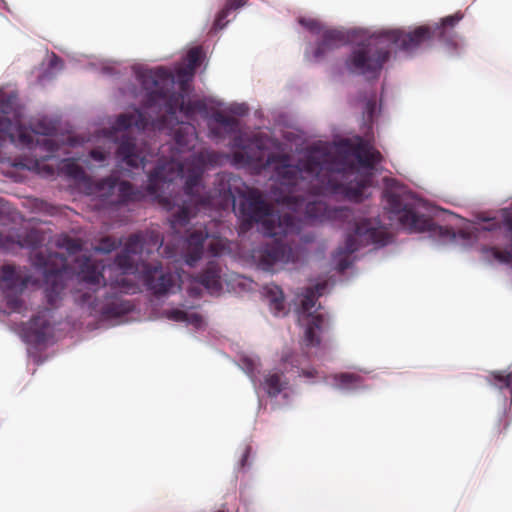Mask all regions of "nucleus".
Masks as SVG:
<instances>
[{
    "label": "nucleus",
    "instance_id": "nucleus-19",
    "mask_svg": "<svg viewBox=\"0 0 512 512\" xmlns=\"http://www.w3.org/2000/svg\"><path fill=\"white\" fill-rule=\"evenodd\" d=\"M36 166L38 167L40 173L47 177H53L54 175H64L67 178L73 179L75 181H84L86 179V173L84 169L76 163L74 159H63L58 165L57 169H55L52 165L42 164L40 162H36Z\"/></svg>",
    "mask_w": 512,
    "mask_h": 512
},
{
    "label": "nucleus",
    "instance_id": "nucleus-51",
    "mask_svg": "<svg viewBox=\"0 0 512 512\" xmlns=\"http://www.w3.org/2000/svg\"><path fill=\"white\" fill-rule=\"evenodd\" d=\"M58 62H61V59L57 56H54V59L52 60V64H56Z\"/></svg>",
    "mask_w": 512,
    "mask_h": 512
},
{
    "label": "nucleus",
    "instance_id": "nucleus-33",
    "mask_svg": "<svg viewBox=\"0 0 512 512\" xmlns=\"http://www.w3.org/2000/svg\"><path fill=\"white\" fill-rule=\"evenodd\" d=\"M307 359H308L307 354L300 355V354L291 352L289 350L284 351L281 356V362L284 365L286 370H288V365H290L291 368H296L297 370H300L301 365Z\"/></svg>",
    "mask_w": 512,
    "mask_h": 512
},
{
    "label": "nucleus",
    "instance_id": "nucleus-50",
    "mask_svg": "<svg viewBox=\"0 0 512 512\" xmlns=\"http://www.w3.org/2000/svg\"><path fill=\"white\" fill-rule=\"evenodd\" d=\"M374 106H375V102L374 101H369L367 103V108L372 112L373 109H374Z\"/></svg>",
    "mask_w": 512,
    "mask_h": 512
},
{
    "label": "nucleus",
    "instance_id": "nucleus-3",
    "mask_svg": "<svg viewBox=\"0 0 512 512\" xmlns=\"http://www.w3.org/2000/svg\"><path fill=\"white\" fill-rule=\"evenodd\" d=\"M432 42L433 30L430 25L418 26L410 32L388 30L357 44L346 59L345 66L351 73L377 77L390 58L392 46L411 54L430 46Z\"/></svg>",
    "mask_w": 512,
    "mask_h": 512
},
{
    "label": "nucleus",
    "instance_id": "nucleus-34",
    "mask_svg": "<svg viewBox=\"0 0 512 512\" xmlns=\"http://www.w3.org/2000/svg\"><path fill=\"white\" fill-rule=\"evenodd\" d=\"M482 252L484 254L491 255L494 259L501 263H512V240L508 248L505 250H499L496 247H483Z\"/></svg>",
    "mask_w": 512,
    "mask_h": 512
},
{
    "label": "nucleus",
    "instance_id": "nucleus-2",
    "mask_svg": "<svg viewBox=\"0 0 512 512\" xmlns=\"http://www.w3.org/2000/svg\"><path fill=\"white\" fill-rule=\"evenodd\" d=\"M143 89L147 91L144 108L157 110L158 117L151 118L145 111L135 109L132 113H124L117 117L113 129L120 132L118 147L116 149L117 160L131 168L145 166L146 155L138 147L136 138L131 135V128L143 131L147 128L162 130L168 120L175 118L176 112H184L186 115L193 112L192 105L185 103V96L181 92L172 91L174 78L169 70L164 67L145 69L137 74Z\"/></svg>",
    "mask_w": 512,
    "mask_h": 512
},
{
    "label": "nucleus",
    "instance_id": "nucleus-6",
    "mask_svg": "<svg viewBox=\"0 0 512 512\" xmlns=\"http://www.w3.org/2000/svg\"><path fill=\"white\" fill-rule=\"evenodd\" d=\"M184 166L178 161H170L158 165L148 175L146 192L135 189L128 181H118L116 177H106L96 184V192L110 205H125L130 202L141 201L145 194L156 195L159 182H172L175 177L181 176Z\"/></svg>",
    "mask_w": 512,
    "mask_h": 512
},
{
    "label": "nucleus",
    "instance_id": "nucleus-23",
    "mask_svg": "<svg viewBox=\"0 0 512 512\" xmlns=\"http://www.w3.org/2000/svg\"><path fill=\"white\" fill-rule=\"evenodd\" d=\"M484 222L483 230L494 231L503 228L507 237L512 238V202L500 209L494 217L484 219Z\"/></svg>",
    "mask_w": 512,
    "mask_h": 512
},
{
    "label": "nucleus",
    "instance_id": "nucleus-25",
    "mask_svg": "<svg viewBox=\"0 0 512 512\" xmlns=\"http://www.w3.org/2000/svg\"><path fill=\"white\" fill-rule=\"evenodd\" d=\"M195 128L186 123H181L174 130V140L178 151L183 152L193 148V142L195 138Z\"/></svg>",
    "mask_w": 512,
    "mask_h": 512
},
{
    "label": "nucleus",
    "instance_id": "nucleus-1",
    "mask_svg": "<svg viewBox=\"0 0 512 512\" xmlns=\"http://www.w3.org/2000/svg\"><path fill=\"white\" fill-rule=\"evenodd\" d=\"M42 240V234L36 229L10 231L8 234L0 229V249L9 251L15 246L32 249V266L44 276V297L49 308L33 316L22 328L23 340L34 346L45 344L51 334L49 313L62 304L69 275L75 276L80 284L86 285L93 293L104 280L99 264L90 257H76L73 264H70L61 253L37 249Z\"/></svg>",
    "mask_w": 512,
    "mask_h": 512
},
{
    "label": "nucleus",
    "instance_id": "nucleus-49",
    "mask_svg": "<svg viewBox=\"0 0 512 512\" xmlns=\"http://www.w3.org/2000/svg\"><path fill=\"white\" fill-rule=\"evenodd\" d=\"M249 452H250V449L247 448L242 456V459H241V466L244 467L245 466V463L249 457Z\"/></svg>",
    "mask_w": 512,
    "mask_h": 512
},
{
    "label": "nucleus",
    "instance_id": "nucleus-52",
    "mask_svg": "<svg viewBox=\"0 0 512 512\" xmlns=\"http://www.w3.org/2000/svg\"><path fill=\"white\" fill-rule=\"evenodd\" d=\"M234 156H235V159L238 160L240 157H242V153H235Z\"/></svg>",
    "mask_w": 512,
    "mask_h": 512
},
{
    "label": "nucleus",
    "instance_id": "nucleus-12",
    "mask_svg": "<svg viewBox=\"0 0 512 512\" xmlns=\"http://www.w3.org/2000/svg\"><path fill=\"white\" fill-rule=\"evenodd\" d=\"M275 241L259 246L253 251V258L258 267L271 271L276 265L295 264L304 255V249L280 241L282 237H274Z\"/></svg>",
    "mask_w": 512,
    "mask_h": 512
},
{
    "label": "nucleus",
    "instance_id": "nucleus-40",
    "mask_svg": "<svg viewBox=\"0 0 512 512\" xmlns=\"http://www.w3.org/2000/svg\"><path fill=\"white\" fill-rule=\"evenodd\" d=\"M12 126V121L9 118L0 116V134L4 136L9 135L11 140L14 138L11 134Z\"/></svg>",
    "mask_w": 512,
    "mask_h": 512
},
{
    "label": "nucleus",
    "instance_id": "nucleus-47",
    "mask_svg": "<svg viewBox=\"0 0 512 512\" xmlns=\"http://www.w3.org/2000/svg\"><path fill=\"white\" fill-rule=\"evenodd\" d=\"M19 138L20 141L26 145H30L33 142L32 136L24 132L20 133Z\"/></svg>",
    "mask_w": 512,
    "mask_h": 512
},
{
    "label": "nucleus",
    "instance_id": "nucleus-43",
    "mask_svg": "<svg viewBox=\"0 0 512 512\" xmlns=\"http://www.w3.org/2000/svg\"><path fill=\"white\" fill-rule=\"evenodd\" d=\"M509 426V420L508 416L505 412H503L499 417V424H498V432H502L503 430H506Z\"/></svg>",
    "mask_w": 512,
    "mask_h": 512
},
{
    "label": "nucleus",
    "instance_id": "nucleus-45",
    "mask_svg": "<svg viewBox=\"0 0 512 512\" xmlns=\"http://www.w3.org/2000/svg\"><path fill=\"white\" fill-rule=\"evenodd\" d=\"M187 322L198 327L202 324L203 319L201 315L194 313L189 315V320Z\"/></svg>",
    "mask_w": 512,
    "mask_h": 512
},
{
    "label": "nucleus",
    "instance_id": "nucleus-9",
    "mask_svg": "<svg viewBox=\"0 0 512 512\" xmlns=\"http://www.w3.org/2000/svg\"><path fill=\"white\" fill-rule=\"evenodd\" d=\"M388 238L387 230L376 220L363 219L355 223L353 233L347 236L344 247H340L338 250V254H344V257L337 262L338 271L343 272L349 268V255L360 247L370 244L384 246L387 244Z\"/></svg>",
    "mask_w": 512,
    "mask_h": 512
},
{
    "label": "nucleus",
    "instance_id": "nucleus-36",
    "mask_svg": "<svg viewBox=\"0 0 512 512\" xmlns=\"http://www.w3.org/2000/svg\"><path fill=\"white\" fill-rule=\"evenodd\" d=\"M120 244V241H117L116 239L112 237H104L100 240L98 246L96 247V250L102 253H110L113 250H115Z\"/></svg>",
    "mask_w": 512,
    "mask_h": 512
},
{
    "label": "nucleus",
    "instance_id": "nucleus-24",
    "mask_svg": "<svg viewBox=\"0 0 512 512\" xmlns=\"http://www.w3.org/2000/svg\"><path fill=\"white\" fill-rule=\"evenodd\" d=\"M263 389L271 398L277 397L288 386V381L283 373L268 372L264 375L262 382Z\"/></svg>",
    "mask_w": 512,
    "mask_h": 512
},
{
    "label": "nucleus",
    "instance_id": "nucleus-22",
    "mask_svg": "<svg viewBox=\"0 0 512 512\" xmlns=\"http://www.w3.org/2000/svg\"><path fill=\"white\" fill-rule=\"evenodd\" d=\"M195 282L202 285L211 295L219 294L222 289V269L215 260L209 261L204 270L195 277Z\"/></svg>",
    "mask_w": 512,
    "mask_h": 512
},
{
    "label": "nucleus",
    "instance_id": "nucleus-4",
    "mask_svg": "<svg viewBox=\"0 0 512 512\" xmlns=\"http://www.w3.org/2000/svg\"><path fill=\"white\" fill-rule=\"evenodd\" d=\"M290 157L284 154H271L268 164H275L274 173L282 186L288 189L287 195H298V191H307L313 195L332 194L326 188L331 167L347 166L342 160L333 159L327 154V147L313 146L297 164L289 163Z\"/></svg>",
    "mask_w": 512,
    "mask_h": 512
},
{
    "label": "nucleus",
    "instance_id": "nucleus-37",
    "mask_svg": "<svg viewBox=\"0 0 512 512\" xmlns=\"http://www.w3.org/2000/svg\"><path fill=\"white\" fill-rule=\"evenodd\" d=\"M37 144L46 152L50 153L46 158H51L52 154L58 150L59 146L57 142L49 137H43L41 139H37Z\"/></svg>",
    "mask_w": 512,
    "mask_h": 512
},
{
    "label": "nucleus",
    "instance_id": "nucleus-46",
    "mask_svg": "<svg viewBox=\"0 0 512 512\" xmlns=\"http://www.w3.org/2000/svg\"><path fill=\"white\" fill-rule=\"evenodd\" d=\"M90 154L91 157L96 161H104L106 158L105 154L97 149L92 150Z\"/></svg>",
    "mask_w": 512,
    "mask_h": 512
},
{
    "label": "nucleus",
    "instance_id": "nucleus-42",
    "mask_svg": "<svg viewBox=\"0 0 512 512\" xmlns=\"http://www.w3.org/2000/svg\"><path fill=\"white\" fill-rule=\"evenodd\" d=\"M115 286L121 288L122 292L130 293L135 290V285L132 283H128L124 276H121L119 279L115 281Z\"/></svg>",
    "mask_w": 512,
    "mask_h": 512
},
{
    "label": "nucleus",
    "instance_id": "nucleus-28",
    "mask_svg": "<svg viewBox=\"0 0 512 512\" xmlns=\"http://www.w3.org/2000/svg\"><path fill=\"white\" fill-rule=\"evenodd\" d=\"M266 296L270 303V308L275 314H279L284 311V294L281 288L277 285L266 286Z\"/></svg>",
    "mask_w": 512,
    "mask_h": 512
},
{
    "label": "nucleus",
    "instance_id": "nucleus-16",
    "mask_svg": "<svg viewBox=\"0 0 512 512\" xmlns=\"http://www.w3.org/2000/svg\"><path fill=\"white\" fill-rule=\"evenodd\" d=\"M304 192L306 195H286L283 197V202L296 211H300L304 208L306 218L309 220L323 221L331 216V211L328 209L326 203L321 200L310 199L316 195L309 194L307 191Z\"/></svg>",
    "mask_w": 512,
    "mask_h": 512
},
{
    "label": "nucleus",
    "instance_id": "nucleus-48",
    "mask_svg": "<svg viewBox=\"0 0 512 512\" xmlns=\"http://www.w3.org/2000/svg\"><path fill=\"white\" fill-rule=\"evenodd\" d=\"M335 213L338 214L340 217L348 218L351 215V210L348 208H340L335 210Z\"/></svg>",
    "mask_w": 512,
    "mask_h": 512
},
{
    "label": "nucleus",
    "instance_id": "nucleus-15",
    "mask_svg": "<svg viewBox=\"0 0 512 512\" xmlns=\"http://www.w3.org/2000/svg\"><path fill=\"white\" fill-rule=\"evenodd\" d=\"M137 273L143 284L156 296L165 295L174 286V279L171 273H164L161 263L155 265L141 263V270Z\"/></svg>",
    "mask_w": 512,
    "mask_h": 512
},
{
    "label": "nucleus",
    "instance_id": "nucleus-41",
    "mask_svg": "<svg viewBox=\"0 0 512 512\" xmlns=\"http://www.w3.org/2000/svg\"><path fill=\"white\" fill-rule=\"evenodd\" d=\"M168 318L177 322H186L189 320V314L179 309H173L168 312Z\"/></svg>",
    "mask_w": 512,
    "mask_h": 512
},
{
    "label": "nucleus",
    "instance_id": "nucleus-18",
    "mask_svg": "<svg viewBox=\"0 0 512 512\" xmlns=\"http://www.w3.org/2000/svg\"><path fill=\"white\" fill-rule=\"evenodd\" d=\"M320 35L321 39L313 52L316 60L323 59L334 50L348 44L351 40L349 31L339 28H326Z\"/></svg>",
    "mask_w": 512,
    "mask_h": 512
},
{
    "label": "nucleus",
    "instance_id": "nucleus-27",
    "mask_svg": "<svg viewBox=\"0 0 512 512\" xmlns=\"http://www.w3.org/2000/svg\"><path fill=\"white\" fill-rule=\"evenodd\" d=\"M247 2L248 0H226L225 6L218 12L215 18L213 24L214 29H223L228 23L226 18L230 12L245 6Z\"/></svg>",
    "mask_w": 512,
    "mask_h": 512
},
{
    "label": "nucleus",
    "instance_id": "nucleus-35",
    "mask_svg": "<svg viewBox=\"0 0 512 512\" xmlns=\"http://www.w3.org/2000/svg\"><path fill=\"white\" fill-rule=\"evenodd\" d=\"M58 247L65 249L69 255H74L82 250V242L79 239L63 236L57 241Z\"/></svg>",
    "mask_w": 512,
    "mask_h": 512
},
{
    "label": "nucleus",
    "instance_id": "nucleus-5",
    "mask_svg": "<svg viewBox=\"0 0 512 512\" xmlns=\"http://www.w3.org/2000/svg\"><path fill=\"white\" fill-rule=\"evenodd\" d=\"M327 154L333 159L342 160L348 165L343 167H332L330 178L326 181V188L332 190L334 195H341L345 198L359 202L362 199L364 189L369 185L370 179L360 174L357 165L351 159L355 157L360 166L368 169L382 160V155L363 140H359L357 144L351 143L349 140H342L335 152L327 148Z\"/></svg>",
    "mask_w": 512,
    "mask_h": 512
},
{
    "label": "nucleus",
    "instance_id": "nucleus-31",
    "mask_svg": "<svg viewBox=\"0 0 512 512\" xmlns=\"http://www.w3.org/2000/svg\"><path fill=\"white\" fill-rule=\"evenodd\" d=\"M18 106V95L15 92L0 91V113L9 115L13 114Z\"/></svg>",
    "mask_w": 512,
    "mask_h": 512
},
{
    "label": "nucleus",
    "instance_id": "nucleus-44",
    "mask_svg": "<svg viewBox=\"0 0 512 512\" xmlns=\"http://www.w3.org/2000/svg\"><path fill=\"white\" fill-rule=\"evenodd\" d=\"M297 372L299 373V376H303L306 378H314L317 375V370L314 368H301L300 370H297Z\"/></svg>",
    "mask_w": 512,
    "mask_h": 512
},
{
    "label": "nucleus",
    "instance_id": "nucleus-30",
    "mask_svg": "<svg viewBox=\"0 0 512 512\" xmlns=\"http://www.w3.org/2000/svg\"><path fill=\"white\" fill-rule=\"evenodd\" d=\"M213 120L224 129L226 134L231 135L239 132V120L235 117L216 112L213 114Z\"/></svg>",
    "mask_w": 512,
    "mask_h": 512
},
{
    "label": "nucleus",
    "instance_id": "nucleus-39",
    "mask_svg": "<svg viewBox=\"0 0 512 512\" xmlns=\"http://www.w3.org/2000/svg\"><path fill=\"white\" fill-rule=\"evenodd\" d=\"M202 51L200 48L195 47L188 51L187 53V66L190 69H195L200 65Z\"/></svg>",
    "mask_w": 512,
    "mask_h": 512
},
{
    "label": "nucleus",
    "instance_id": "nucleus-13",
    "mask_svg": "<svg viewBox=\"0 0 512 512\" xmlns=\"http://www.w3.org/2000/svg\"><path fill=\"white\" fill-rule=\"evenodd\" d=\"M206 240L207 250L212 256H219L226 250L225 240L216 236L209 237L206 228L190 229L182 244V256L187 265L192 267L202 258Z\"/></svg>",
    "mask_w": 512,
    "mask_h": 512
},
{
    "label": "nucleus",
    "instance_id": "nucleus-17",
    "mask_svg": "<svg viewBox=\"0 0 512 512\" xmlns=\"http://www.w3.org/2000/svg\"><path fill=\"white\" fill-rule=\"evenodd\" d=\"M144 240L141 232L130 235L125 242L123 250L117 254L114 262L123 275L135 274L141 270V264L136 263L134 256L142 253Z\"/></svg>",
    "mask_w": 512,
    "mask_h": 512
},
{
    "label": "nucleus",
    "instance_id": "nucleus-7",
    "mask_svg": "<svg viewBox=\"0 0 512 512\" xmlns=\"http://www.w3.org/2000/svg\"><path fill=\"white\" fill-rule=\"evenodd\" d=\"M203 167L194 165L188 170L184 191L189 202L196 208L226 209L235 206V184L239 181L231 173H220L214 181V188L208 192L204 191L202 183Z\"/></svg>",
    "mask_w": 512,
    "mask_h": 512
},
{
    "label": "nucleus",
    "instance_id": "nucleus-29",
    "mask_svg": "<svg viewBox=\"0 0 512 512\" xmlns=\"http://www.w3.org/2000/svg\"><path fill=\"white\" fill-rule=\"evenodd\" d=\"M334 381L342 389H355L361 386L362 377L355 373H339L333 376Z\"/></svg>",
    "mask_w": 512,
    "mask_h": 512
},
{
    "label": "nucleus",
    "instance_id": "nucleus-38",
    "mask_svg": "<svg viewBox=\"0 0 512 512\" xmlns=\"http://www.w3.org/2000/svg\"><path fill=\"white\" fill-rule=\"evenodd\" d=\"M299 23L305 27L307 30L314 34H321L323 30L326 28H323L321 23L315 19H306V18H300Z\"/></svg>",
    "mask_w": 512,
    "mask_h": 512
},
{
    "label": "nucleus",
    "instance_id": "nucleus-21",
    "mask_svg": "<svg viewBox=\"0 0 512 512\" xmlns=\"http://www.w3.org/2000/svg\"><path fill=\"white\" fill-rule=\"evenodd\" d=\"M462 18L463 14L456 12L453 15L443 18L440 25L435 24L431 26L433 30V41L438 40L449 47H456L458 37L454 27Z\"/></svg>",
    "mask_w": 512,
    "mask_h": 512
},
{
    "label": "nucleus",
    "instance_id": "nucleus-26",
    "mask_svg": "<svg viewBox=\"0 0 512 512\" xmlns=\"http://www.w3.org/2000/svg\"><path fill=\"white\" fill-rule=\"evenodd\" d=\"M487 380L491 385L501 390L508 389L512 393V364L508 367V370L491 371Z\"/></svg>",
    "mask_w": 512,
    "mask_h": 512
},
{
    "label": "nucleus",
    "instance_id": "nucleus-14",
    "mask_svg": "<svg viewBox=\"0 0 512 512\" xmlns=\"http://www.w3.org/2000/svg\"><path fill=\"white\" fill-rule=\"evenodd\" d=\"M32 282V276L26 268L4 265L1 268L0 287L5 294L7 307L13 312H19L23 301L22 292Z\"/></svg>",
    "mask_w": 512,
    "mask_h": 512
},
{
    "label": "nucleus",
    "instance_id": "nucleus-10",
    "mask_svg": "<svg viewBox=\"0 0 512 512\" xmlns=\"http://www.w3.org/2000/svg\"><path fill=\"white\" fill-rule=\"evenodd\" d=\"M384 198L386 201V209H388L393 217L410 232H436L442 230L430 217L418 213L415 209L414 202L406 195L386 191Z\"/></svg>",
    "mask_w": 512,
    "mask_h": 512
},
{
    "label": "nucleus",
    "instance_id": "nucleus-8",
    "mask_svg": "<svg viewBox=\"0 0 512 512\" xmlns=\"http://www.w3.org/2000/svg\"><path fill=\"white\" fill-rule=\"evenodd\" d=\"M239 212L244 224L261 223V229L268 237H286L297 234L300 230L299 222L288 213H273L270 206L261 194L250 191L243 197L239 205Z\"/></svg>",
    "mask_w": 512,
    "mask_h": 512
},
{
    "label": "nucleus",
    "instance_id": "nucleus-11",
    "mask_svg": "<svg viewBox=\"0 0 512 512\" xmlns=\"http://www.w3.org/2000/svg\"><path fill=\"white\" fill-rule=\"evenodd\" d=\"M326 283H318L313 287H307L302 296L301 308L303 312H309L316 304L318 297L322 295ZM329 327L328 319L323 314H307V323L302 340L303 349L319 347L320 334Z\"/></svg>",
    "mask_w": 512,
    "mask_h": 512
},
{
    "label": "nucleus",
    "instance_id": "nucleus-53",
    "mask_svg": "<svg viewBox=\"0 0 512 512\" xmlns=\"http://www.w3.org/2000/svg\"><path fill=\"white\" fill-rule=\"evenodd\" d=\"M212 133L215 135H219V132L217 131V129H212Z\"/></svg>",
    "mask_w": 512,
    "mask_h": 512
},
{
    "label": "nucleus",
    "instance_id": "nucleus-54",
    "mask_svg": "<svg viewBox=\"0 0 512 512\" xmlns=\"http://www.w3.org/2000/svg\"><path fill=\"white\" fill-rule=\"evenodd\" d=\"M216 512H227V511H225V510L221 509V510H218V511H216Z\"/></svg>",
    "mask_w": 512,
    "mask_h": 512
},
{
    "label": "nucleus",
    "instance_id": "nucleus-20",
    "mask_svg": "<svg viewBox=\"0 0 512 512\" xmlns=\"http://www.w3.org/2000/svg\"><path fill=\"white\" fill-rule=\"evenodd\" d=\"M77 301L80 305H87L92 311H97L98 304L96 303V297H93L92 293H82ZM98 311L106 318H117L124 315L128 311V307L118 297H112Z\"/></svg>",
    "mask_w": 512,
    "mask_h": 512
},
{
    "label": "nucleus",
    "instance_id": "nucleus-32",
    "mask_svg": "<svg viewBox=\"0 0 512 512\" xmlns=\"http://www.w3.org/2000/svg\"><path fill=\"white\" fill-rule=\"evenodd\" d=\"M191 218V210L187 203H184L178 210L172 213L170 218V224L173 229L177 227H183L188 224Z\"/></svg>",
    "mask_w": 512,
    "mask_h": 512
}]
</instances>
